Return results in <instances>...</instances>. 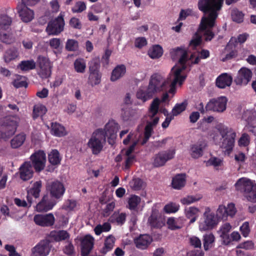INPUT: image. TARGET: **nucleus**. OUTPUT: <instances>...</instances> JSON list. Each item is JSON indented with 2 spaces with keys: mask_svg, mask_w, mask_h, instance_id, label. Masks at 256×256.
I'll use <instances>...</instances> for the list:
<instances>
[{
  "mask_svg": "<svg viewBox=\"0 0 256 256\" xmlns=\"http://www.w3.org/2000/svg\"><path fill=\"white\" fill-rule=\"evenodd\" d=\"M166 80L160 74L154 73L150 78L146 90L140 88L136 94V98L145 102L153 98L156 94L166 91L167 89Z\"/></svg>",
  "mask_w": 256,
  "mask_h": 256,
  "instance_id": "obj_1",
  "label": "nucleus"
},
{
  "mask_svg": "<svg viewBox=\"0 0 256 256\" xmlns=\"http://www.w3.org/2000/svg\"><path fill=\"white\" fill-rule=\"evenodd\" d=\"M216 128L223 138L221 148L224 150L228 154H230L234 146L236 138V132L232 128L222 124H218Z\"/></svg>",
  "mask_w": 256,
  "mask_h": 256,
  "instance_id": "obj_2",
  "label": "nucleus"
},
{
  "mask_svg": "<svg viewBox=\"0 0 256 256\" xmlns=\"http://www.w3.org/2000/svg\"><path fill=\"white\" fill-rule=\"evenodd\" d=\"M236 189L244 194L248 200L256 202V184L245 178H240L235 184Z\"/></svg>",
  "mask_w": 256,
  "mask_h": 256,
  "instance_id": "obj_3",
  "label": "nucleus"
},
{
  "mask_svg": "<svg viewBox=\"0 0 256 256\" xmlns=\"http://www.w3.org/2000/svg\"><path fill=\"white\" fill-rule=\"evenodd\" d=\"M42 188V181L36 182L34 183L32 187L27 190L26 200L28 204L24 200H22L18 198H15L14 200L15 204L18 206L21 207H26L28 204V207H30L34 202L33 198L36 200L40 196Z\"/></svg>",
  "mask_w": 256,
  "mask_h": 256,
  "instance_id": "obj_4",
  "label": "nucleus"
},
{
  "mask_svg": "<svg viewBox=\"0 0 256 256\" xmlns=\"http://www.w3.org/2000/svg\"><path fill=\"white\" fill-rule=\"evenodd\" d=\"M100 61L98 57L93 58L88 62V82L92 86H96L101 82L102 74L100 72Z\"/></svg>",
  "mask_w": 256,
  "mask_h": 256,
  "instance_id": "obj_5",
  "label": "nucleus"
},
{
  "mask_svg": "<svg viewBox=\"0 0 256 256\" xmlns=\"http://www.w3.org/2000/svg\"><path fill=\"white\" fill-rule=\"evenodd\" d=\"M18 127L17 122L12 118L4 119L0 127V139L8 140L15 134Z\"/></svg>",
  "mask_w": 256,
  "mask_h": 256,
  "instance_id": "obj_6",
  "label": "nucleus"
},
{
  "mask_svg": "<svg viewBox=\"0 0 256 256\" xmlns=\"http://www.w3.org/2000/svg\"><path fill=\"white\" fill-rule=\"evenodd\" d=\"M64 14L61 12L54 20L48 22L46 31L49 36H58L64 30Z\"/></svg>",
  "mask_w": 256,
  "mask_h": 256,
  "instance_id": "obj_7",
  "label": "nucleus"
},
{
  "mask_svg": "<svg viewBox=\"0 0 256 256\" xmlns=\"http://www.w3.org/2000/svg\"><path fill=\"white\" fill-rule=\"evenodd\" d=\"M102 132L100 130H96L92 134L88 142V147L91 149L94 154L98 155L102 150V142L105 141L104 136H102L99 132Z\"/></svg>",
  "mask_w": 256,
  "mask_h": 256,
  "instance_id": "obj_8",
  "label": "nucleus"
},
{
  "mask_svg": "<svg viewBox=\"0 0 256 256\" xmlns=\"http://www.w3.org/2000/svg\"><path fill=\"white\" fill-rule=\"evenodd\" d=\"M120 128V126L114 120H110L106 124L104 128H98L102 131V132H99L102 136H104V138H108V142L110 144H113L114 142V140L116 136L117 132Z\"/></svg>",
  "mask_w": 256,
  "mask_h": 256,
  "instance_id": "obj_9",
  "label": "nucleus"
},
{
  "mask_svg": "<svg viewBox=\"0 0 256 256\" xmlns=\"http://www.w3.org/2000/svg\"><path fill=\"white\" fill-rule=\"evenodd\" d=\"M186 78V76L182 74V70L178 69L175 71L171 70L168 77L167 78V85L168 84L170 89L168 92L174 94L176 91V85L181 86Z\"/></svg>",
  "mask_w": 256,
  "mask_h": 256,
  "instance_id": "obj_10",
  "label": "nucleus"
},
{
  "mask_svg": "<svg viewBox=\"0 0 256 256\" xmlns=\"http://www.w3.org/2000/svg\"><path fill=\"white\" fill-rule=\"evenodd\" d=\"M227 102L228 99L224 96L211 98L206 106V110L222 112L226 110Z\"/></svg>",
  "mask_w": 256,
  "mask_h": 256,
  "instance_id": "obj_11",
  "label": "nucleus"
},
{
  "mask_svg": "<svg viewBox=\"0 0 256 256\" xmlns=\"http://www.w3.org/2000/svg\"><path fill=\"white\" fill-rule=\"evenodd\" d=\"M218 220L214 214L210 212V208H207L204 214V220L200 222L199 229L200 231L210 230L218 224Z\"/></svg>",
  "mask_w": 256,
  "mask_h": 256,
  "instance_id": "obj_12",
  "label": "nucleus"
},
{
  "mask_svg": "<svg viewBox=\"0 0 256 256\" xmlns=\"http://www.w3.org/2000/svg\"><path fill=\"white\" fill-rule=\"evenodd\" d=\"M172 58L173 60L178 58V62L180 66H174L171 70L175 71L178 69L182 70V72L186 68V63L188 60V52L184 48L178 47L172 50L170 52Z\"/></svg>",
  "mask_w": 256,
  "mask_h": 256,
  "instance_id": "obj_13",
  "label": "nucleus"
},
{
  "mask_svg": "<svg viewBox=\"0 0 256 256\" xmlns=\"http://www.w3.org/2000/svg\"><path fill=\"white\" fill-rule=\"evenodd\" d=\"M30 163L36 172H42L46 162V155L43 150H39L32 154L30 157Z\"/></svg>",
  "mask_w": 256,
  "mask_h": 256,
  "instance_id": "obj_14",
  "label": "nucleus"
},
{
  "mask_svg": "<svg viewBox=\"0 0 256 256\" xmlns=\"http://www.w3.org/2000/svg\"><path fill=\"white\" fill-rule=\"evenodd\" d=\"M46 189L50 192V196L58 200H62L66 191L64 184L58 180L50 182Z\"/></svg>",
  "mask_w": 256,
  "mask_h": 256,
  "instance_id": "obj_15",
  "label": "nucleus"
},
{
  "mask_svg": "<svg viewBox=\"0 0 256 256\" xmlns=\"http://www.w3.org/2000/svg\"><path fill=\"white\" fill-rule=\"evenodd\" d=\"M252 76V70L246 67H242L238 71L234 79V82L238 86H246L251 80Z\"/></svg>",
  "mask_w": 256,
  "mask_h": 256,
  "instance_id": "obj_16",
  "label": "nucleus"
},
{
  "mask_svg": "<svg viewBox=\"0 0 256 256\" xmlns=\"http://www.w3.org/2000/svg\"><path fill=\"white\" fill-rule=\"evenodd\" d=\"M236 212L235 206L232 203L228 204L226 207L220 205L216 212V216L218 220H226L228 216L232 217L234 216Z\"/></svg>",
  "mask_w": 256,
  "mask_h": 256,
  "instance_id": "obj_17",
  "label": "nucleus"
},
{
  "mask_svg": "<svg viewBox=\"0 0 256 256\" xmlns=\"http://www.w3.org/2000/svg\"><path fill=\"white\" fill-rule=\"evenodd\" d=\"M50 244L47 239L40 240L32 248L31 256H47L50 250Z\"/></svg>",
  "mask_w": 256,
  "mask_h": 256,
  "instance_id": "obj_18",
  "label": "nucleus"
},
{
  "mask_svg": "<svg viewBox=\"0 0 256 256\" xmlns=\"http://www.w3.org/2000/svg\"><path fill=\"white\" fill-rule=\"evenodd\" d=\"M36 63L40 68L38 74L40 77L45 78L50 76L52 66L49 60L44 56H39Z\"/></svg>",
  "mask_w": 256,
  "mask_h": 256,
  "instance_id": "obj_19",
  "label": "nucleus"
},
{
  "mask_svg": "<svg viewBox=\"0 0 256 256\" xmlns=\"http://www.w3.org/2000/svg\"><path fill=\"white\" fill-rule=\"evenodd\" d=\"M174 154L175 150H168L160 152L154 158V166L159 167L164 166L167 161L172 159Z\"/></svg>",
  "mask_w": 256,
  "mask_h": 256,
  "instance_id": "obj_20",
  "label": "nucleus"
},
{
  "mask_svg": "<svg viewBox=\"0 0 256 256\" xmlns=\"http://www.w3.org/2000/svg\"><path fill=\"white\" fill-rule=\"evenodd\" d=\"M81 256H88L94 246V238L90 234L86 235L80 239Z\"/></svg>",
  "mask_w": 256,
  "mask_h": 256,
  "instance_id": "obj_21",
  "label": "nucleus"
},
{
  "mask_svg": "<svg viewBox=\"0 0 256 256\" xmlns=\"http://www.w3.org/2000/svg\"><path fill=\"white\" fill-rule=\"evenodd\" d=\"M56 202L48 194L44 195L41 200L36 204V210L39 212H46L51 210Z\"/></svg>",
  "mask_w": 256,
  "mask_h": 256,
  "instance_id": "obj_22",
  "label": "nucleus"
},
{
  "mask_svg": "<svg viewBox=\"0 0 256 256\" xmlns=\"http://www.w3.org/2000/svg\"><path fill=\"white\" fill-rule=\"evenodd\" d=\"M34 220L36 224L42 226H50L54 225L55 218L52 213L46 214H36Z\"/></svg>",
  "mask_w": 256,
  "mask_h": 256,
  "instance_id": "obj_23",
  "label": "nucleus"
},
{
  "mask_svg": "<svg viewBox=\"0 0 256 256\" xmlns=\"http://www.w3.org/2000/svg\"><path fill=\"white\" fill-rule=\"evenodd\" d=\"M152 238L148 234H141L134 238V244L136 248L141 250L147 249L152 242Z\"/></svg>",
  "mask_w": 256,
  "mask_h": 256,
  "instance_id": "obj_24",
  "label": "nucleus"
},
{
  "mask_svg": "<svg viewBox=\"0 0 256 256\" xmlns=\"http://www.w3.org/2000/svg\"><path fill=\"white\" fill-rule=\"evenodd\" d=\"M17 9L19 16L24 22H30L34 18V11L28 8L27 6L21 5L18 6Z\"/></svg>",
  "mask_w": 256,
  "mask_h": 256,
  "instance_id": "obj_25",
  "label": "nucleus"
},
{
  "mask_svg": "<svg viewBox=\"0 0 256 256\" xmlns=\"http://www.w3.org/2000/svg\"><path fill=\"white\" fill-rule=\"evenodd\" d=\"M20 174L24 180H28L32 177L33 170L30 162H26L20 166Z\"/></svg>",
  "mask_w": 256,
  "mask_h": 256,
  "instance_id": "obj_26",
  "label": "nucleus"
},
{
  "mask_svg": "<svg viewBox=\"0 0 256 256\" xmlns=\"http://www.w3.org/2000/svg\"><path fill=\"white\" fill-rule=\"evenodd\" d=\"M232 228V226L229 223H225L222 224L218 231L220 237L226 245H228L231 243V239L228 234Z\"/></svg>",
  "mask_w": 256,
  "mask_h": 256,
  "instance_id": "obj_27",
  "label": "nucleus"
},
{
  "mask_svg": "<svg viewBox=\"0 0 256 256\" xmlns=\"http://www.w3.org/2000/svg\"><path fill=\"white\" fill-rule=\"evenodd\" d=\"M232 82V78L230 75L226 73L221 74L216 79V86L220 88H224L231 85Z\"/></svg>",
  "mask_w": 256,
  "mask_h": 256,
  "instance_id": "obj_28",
  "label": "nucleus"
},
{
  "mask_svg": "<svg viewBox=\"0 0 256 256\" xmlns=\"http://www.w3.org/2000/svg\"><path fill=\"white\" fill-rule=\"evenodd\" d=\"M206 146V144L203 142H200L192 145L190 147V155L194 158H198L203 154V151Z\"/></svg>",
  "mask_w": 256,
  "mask_h": 256,
  "instance_id": "obj_29",
  "label": "nucleus"
},
{
  "mask_svg": "<svg viewBox=\"0 0 256 256\" xmlns=\"http://www.w3.org/2000/svg\"><path fill=\"white\" fill-rule=\"evenodd\" d=\"M126 214L124 212L120 213L119 211H115L109 218L108 222L118 225H123L126 220Z\"/></svg>",
  "mask_w": 256,
  "mask_h": 256,
  "instance_id": "obj_30",
  "label": "nucleus"
},
{
  "mask_svg": "<svg viewBox=\"0 0 256 256\" xmlns=\"http://www.w3.org/2000/svg\"><path fill=\"white\" fill-rule=\"evenodd\" d=\"M126 72V67L124 64L117 66L112 71L110 80L114 82L122 77Z\"/></svg>",
  "mask_w": 256,
  "mask_h": 256,
  "instance_id": "obj_31",
  "label": "nucleus"
},
{
  "mask_svg": "<svg viewBox=\"0 0 256 256\" xmlns=\"http://www.w3.org/2000/svg\"><path fill=\"white\" fill-rule=\"evenodd\" d=\"M186 174H178L172 180V185L174 188L180 190L185 186Z\"/></svg>",
  "mask_w": 256,
  "mask_h": 256,
  "instance_id": "obj_32",
  "label": "nucleus"
},
{
  "mask_svg": "<svg viewBox=\"0 0 256 256\" xmlns=\"http://www.w3.org/2000/svg\"><path fill=\"white\" fill-rule=\"evenodd\" d=\"M248 36V34L244 33L242 34H239L237 38L232 37L229 42L226 48H232V47H236V45L238 43L243 44L247 40Z\"/></svg>",
  "mask_w": 256,
  "mask_h": 256,
  "instance_id": "obj_33",
  "label": "nucleus"
},
{
  "mask_svg": "<svg viewBox=\"0 0 256 256\" xmlns=\"http://www.w3.org/2000/svg\"><path fill=\"white\" fill-rule=\"evenodd\" d=\"M52 134L58 137L64 136L66 134L65 128L58 122H52L51 124Z\"/></svg>",
  "mask_w": 256,
  "mask_h": 256,
  "instance_id": "obj_34",
  "label": "nucleus"
},
{
  "mask_svg": "<svg viewBox=\"0 0 256 256\" xmlns=\"http://www.w3.org/2000/svg\"><path fill=\"white\" fill-rule=\"evenodd\" d=\"M148 222L150 225L154 228L162 227L163 223L161 221L157 212L152 210L151 215L148 218Z\"/></svg>",
  "mask_w": 256,
  "mask_h": 256,
  "instance_id": "obj_35",
  "label": "nucleus"
},
{
  "mask_svg": "<svg viewBox=\"0 0 256 256\" xmlns=\"http://www.w3.org/2000/svg\"><path fill=\"white\" fill-rule=\"evenodd\" d=\"M115 240L114 237L112 235H110L106 237L104 240V246L100 250V252L105 254L108 252L112 250L114 248Z\"/></svg>",
  "mask_w": 256,
  "mask_h": 256,
  "instance_id": "obj_36",
  "label": "nucleus"
},
{
  "mask_svg": "<svg viewBox=\"0 0 256 256\" xmlns=\"http://www.w3.org/2000/svg\"><path fill=\"white\" fill-rule=\"evenodd\" d=\"M50 236L56 242H60L68 239L70 236L66 230H60L58 232H51L50 233Z\"/></svg>",
  "mask_w": 256,
  "mask_h": 256,
  "instance_id": "obj_37",
  "label": "nucleus"
},
{
  "mask_svg": "<svg viewBox=\"0 0 256 256\" xmlns=\"http://www.w3.org/2000/svg\"><path fill=\"white\" fill-rule=\"evenodd\" d=\"M151 121H148L144 128V135H146V138H150L152 132H153L154 127L156 126L158 122L159 118L156 116L152 119H150Z\"/></svg>",
  "mask_w": 256,
  "mask_h": 256,
  "instance_id": "obj_38",
  "label": "nucleus"
},
{
  "mask_svg": "<svg viewBox=\"0 0 256 256\" xmlns=\"http://www.w3.org/2000/svg\"><path fill=\"white\" fill-rule=\"evenodd\" d=\"M202 22L200 24L199 30L203 32L204 40L206 41H210L214 36V34L212 31L211 29L214 26V24L212 26H210L207 23H206L205 28H201Z\"/></svg>",
  "mask_w": 256,
  "mask_h": 256,
  "instance_id": "obj_39",
  "label": "nucleus"
},
{
  "mask_svg": "<svg viewBox=\"0 0 256 256\" xmlns=\"http://www.w3.org/2000/svg\"><path fill=\"white\" fill-rule=\"evenodd\" d=\"M130 187L134 190H139L144 188L146 186V182L141 178L134 177L129 183Z\"/></svg>",
  "mask_w": 256,
  "mask_h": 256,
  "instance_id": "obj_40",
  "label": "nucleus"
},
{
  "mask_svg": "<svg viewBox=\"0 0 256 256\" xmlns=\"http://www.w3.org/2000/svg\"><path fill=\"white\" fill-rule=\"evenodd\" d=\"M36 66V62L33 60H22L18 66V68L25 72L34 70Z\"/></svg>",
  "mask_w": 256,
  "mask_h": 256,
  "instance_id": "obj_41",
  "label": "nucleus"
},
{
  "mask_svg": "<svg viewBox=\"0 0 256 256\" xmlns=\"http://www.w3.org/2000/svg\"><path fill=\"white\" fill-rule=\"evenodd\" d=\"M25 140L26 135L24 134H17L11 140V146L13 148H17L24 144Z\"/></svg>",
  "mask_w": 256,
  "mask_h": 256,
  "instance_id": "obj_42",
  "label": "nucleus"
},
{
  "mask_svg": "<svg viewBox=\"0 0 256 256\" xmlns=\"http://www.w3.org/2000/svg\"><path fill=\"white\" fill-rule=\"evenodd\" d=\"M48 160L52 165L60 164L61 158L58 151L57 150H52L48 155Z\"/></svg>",
  "mask_w": 256,
  "mask_h": 256,
  "instance_id": "obj_43",
  "label": "nucleus"
},
{
  "mask_svg": "<svg viewBox=\"0 0 256 256\" xmlns=\"http://www.w3.org/2000/svg\"><path fill=\"white\" fill-rule=\"evenodd\" d=\"M18 53L16 48L12 47L8 49L4 55V60L6 62H9L14 60L18 56Z\"/></svg>",
  "mask_w": 256,
  "mask_h": 256,
  "instance_id": "obj_44",
  "label": "nucleus"
},
{
  "mask_svg": "<svg viewBox=\"0 0 256 256\" xmlns=\"http://www.w3.org/2000/svg\"><path fill=\"white\" fill-rule=\"evenodd\" d=\"M215 238L212 234H206L203 237L204 248L205 250H208L213 246Z\"/></svg>",
  "mask_w": 256,
  "mask_h": 256,
  "instance_id": "obj_45",
  "label": "nucleus"
},
{
  "mask_svg": "<svg viewBox=\"0 0 256 256\" xmlns=\"http://www.w3.org/2000/svg\"><path fill=\"white\" fill-rule=\"evenodd\" d=\"M160 104V100L158 98H154L150 104L149 109L150 119L156 118V114H158Z\"/></svg>",
  "mask_w": 256,
  "mask_h": 256,
  "instance_id": "obj_46",
  "label": "nucleus"
},
{
  "mask_svg": "<svg viewBox=\"0 0 256 256\" xmlns=\"http://www.w3.org/2000/svg\"><path fill=\"white\" fill-rule=\"evenodd\" d=\"M74 70L78 73L83 74L85 72L86 68V63L85 60L82 58L76 59L74 63Z\"/></svg>",
  "mask_w": 256,
  "mask_h": 256,
  "instance_id": "obj_47",
  "label": "nucleus"
},
{
  "mask_svg": "<svg viewBox=\"0 0 256 256\" xmlns=\"http://www.w3.org/2000/svg\"><path fill=\"white\" fill-rule=\"evenodd\" d=\"M141 198L140 196L136 195H131L128 198L127 208L130 210H135L138 206L140 204Z\"/></svg>",
  "mask_w": 256,
  "mask_h": 256,
  "instance_id": "obj_48",
  "label": "nucleus"
},
{
  "mask_svg": "<svg viewBox=\"0 0 256 256\" xmlns=\"http://www.w3.org/2000/svg\"><path fill=\"white\" fill-rule=\"evenodd\" d=\"M47 111L46 107L42 104L35 105L32 112V118L36 119L40 116H42Z\"/></svg>",
  "mask_w": 256,
  "mask_h": 256,
  "instance_id": "obj_49",
  "label": "nucleus"
},
{
  "mask_svg": "<svg viewBox=\"0 0 256 256\" xmlns=\"http://www.w3.org/2000/svg\"><path fill=\"white\" fill-rule=\"evenodd\" d=\"M12 22V18L8 16L0 14V30H4L8 29Z\"/></svg>",
  "mask_w": 256,
  "mask_h": 256,
  "instance_id": "obj_50",
  "label": "nucleus"
},
{
  "mask_svg": "<svg viewBox=\"0 0 256 256\" xmlns=\"http://www.w3.org/2000/svg\"><path fill=\"white\" fill-rule=\"evenodd\" d=\"M148 54L152 58H159L162 54V48L159 45H155L148 50Z\"/></svg>",
  "mask_w": 256,
  "mask_h": 256,
  "instance_id": "obj_51",
  "label": "nucleus"
},
{
  "mask_svg": "<svg viewBox=\"0 0 256 256\" xmlns=\"http://www.w3.org/2000/svg\"><path fill=\"white\" fill-rule=\"evenodd\" d=\"M198 212L199 210L198 208L192 206L190 207L186 211V216L187 218L190 219V223H193L196 220Z\"/></svg>",
  "mask_w": 256,
  "mask_h": 256,
  "instance_id": "obj_52",
  "label": "nucleus"
},
{
  "mask_svg": "<svg viewBox=\"0 0 256 256\" xmlns=\"http://www.w3.org/2000/svg\"><path fill=\"white\" fill-rule=\"evenodd\" d=\"M187 100H184L182 103L176 104L172 110V113L174 116H177L184 111L188 106Z\"/></svg>",
  "mask_w": 256,
  "mask_h": 256,
  "instance_id": "obj_53",
  "label": "nucleus"
},
{
  "mask_svg": "<svg viewBox=\"0 0 256 256\" xmlns=\"http://www.w3.org/2000/svg\"><path fill=\"white\" fill-rule=\"evenodd\" d=\"M0 38L2 42L6 44H11L15 40L12 34L6 33L2 30H0Z\"/></svg>",
  "mask_w": 256,
  "mask_h": 256,
  "instance_id": "obj_54",
  "label": "nucleus"
},
{
  "mask_svg": "<svg viewBox=\"0 0 256 256\" xmlns=\"http://www.w3.org/2000/svg\"><path fill=\"white\" fill-rule=\"evenodd\" d=\"M63 252L68 256H72L75 254V248L71 241L66 242V245L62 248Z\"/></svg>",
  "mask_w": 256,
  "mask_h": 256,
  "instance_id": "obj_55",
  "label": "nucleus"
},
{
  "mask_svg": "<svg viewBox=\"0 0 256 256\" xmlns=\"http://www.w3.org/2000/svg\"><path fill=\"white\" fill-rule=\"evenodd\" d=\"M66 49L69 52H76L78 48V42L74 39H68L66 44Z\"/></svg>",
  "mask_w": 256,
  "mask_h": 256,
  "instance_id": "obj_56",
  "label": "nucleus"
},
{
  "mask_svg": "<svg viewBox=\"0 0 256 256\" xmlns=\"http://www.w3.org/2000/svg\"><path fill=\"white\" fill-rule=\"evenodd\" d=\"M231 16L234 22L240 23L243 21L244 15L242 12L238 10H234L232 12Z\"/></svg>",
  "mask_w": 256,
  "mask_h": 256,
  "instance_id": "obj_57",
  "label": "nucleus"
},
{
  "mask_svg": "<svg viewBox=\"0 0 256 256\" xmlns=\"http://www.w3.org/2000/svg\"><path fill=\"white\" fill-rule=\"evenodd\" d=\"M254 243L252 240H246L238 244L237 248H242L246 250H252L254 248Z\"/></svg>",
  "mask_w": 256,
  "mask_h": 256,
  "instance_id": "obj_58",
  "label": "nucleus"
},
{
  "mask_svg": "<svg viewBox=\"0 0 256 256\" xmlns=\"http://www.w3.org/2000/svg\"><path fill=\"white\" fill-rule=\"evenodd\" d=\"M180 208L178 204L170 202L166 204L164 207V210L166 213L170 214L176 212Z\"/></svg>",
  "mask_w": 256,
  "mask_h": 256,
  "instance_id": "obj_59",
  "label": "nucleus"
},
{
  "mask_svg": "<svg viewBox=\"0 0 256 256\" xmlns=\"http://www.w3.org/2000/svg\"><path fill=\"white\" fill-rule=\"evenodd\" d=\"M202 42V37L198 33H196L192 38L190 42L189 46L195 49L198 46H200Z\"/></svg>",
  "mask_w": 256,
  "mask_h": 256,
  "instance_id": "obj_60",
  "label": "nucleus"
},
{
  "mask_svg": "<svg viewBox=\"0 0 256 256\" xmlns=\"http://www.w3.org/2000/svg\"><path fill=\"white\" fill-rule=\"evenodd\" d=\"M116 203L112 201L106 205V208L102 210V216L104 217L110 216V212H112L115 208Z\"/></svg>",
  "mask_w": 256,
  "mask_h": 256,
  "instance_id": "obj_61",
  "label": "nucleus"
},
{
  "mask_svg": "<svg viewBox=\"0 0 256 256\" xmlns=\"http://www.w3.org/2000/svg\"><path fill=\"white\" fill-rule=\"evenodd\" d=\"M240 230L244 237H248L250 232L249 222H244L240 226Z\"/></svg>",
  "mask_w": 256,
  "mask_h": 256,
  "instance_id": "obj_62",
  "label": "nucleus"
},
{
  "mask_svg": "<svg viewBox=\"0 0 256 256\" xmlns=\"http://www.w3.org/2000/svg\"><path fill=\"white\" fill-rule=\"evenodd\" d=\"M86 9V4L84 2L78 1L76 2L72 8V11L74 13L82 12Z\"/></svg>",
  "mask_w": 256,
  "mask_h": 256,
  "instance_id": "obj_63",
  "label": "nucleus"
},
{
  "mask_svg": "<svg viewBox=\"0 0 256 256\" xmlns=\"http://www.w3.org/2000/svg\"><path fill=\"white\" fill-rule=\"evenodd\" d=\"M69 25L74 29L80 30L82 28V24L80 19L76 17L72 18L69 21Z\"/></svg>",
  "mask_w": 256,
  "mask_h": 256,
  "instance_id": "obj_64",
  "label": "nucleus"
}]
</instances>
